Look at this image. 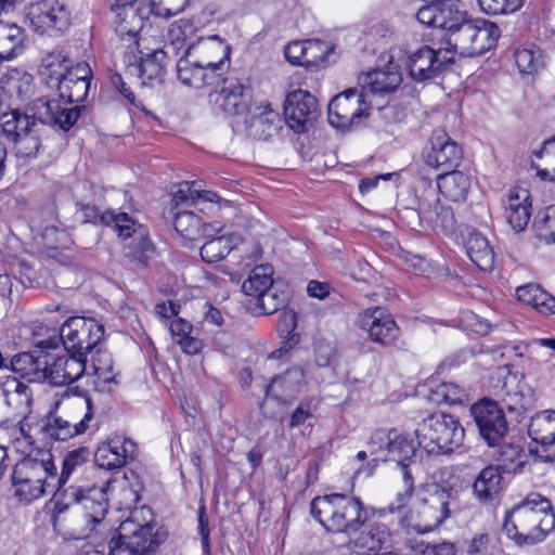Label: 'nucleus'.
<instances>
[{
  "instance_id": "nucleus-58",
  "label": "nucleus",
  "mask_w": 555,
  "mask_h": 555,
  "mask_svg": "<svg viewBox=\"0 0 555 555\" xmlns=\"http://www.w3.org/2000/svg\"><path fill=\"white\" fill-rule=\"evenodd\" d=\"M255 309H258L259 313L272 314L284 306V298L273 292L271 287L255 299Z\"/></svg>"
},
{
  "instance_id": "nucleus-32",
  "label": "nucleus",
  "mask_w": 555,
  "mask_h": 555,
  "mask_svg": "<svg viewBox=\"0 0 555 555\" xmlns=\"http://www.w3.org/2000/svg\"><path fill=\"white\" fill-rule=\"evenodd\" d=\"M73 61L61 49L49 52L41 61L40 75L47 85L54 87L72 70Z\"/></svg>"
},
{
  "instance_id": "nucleus-29",
  "label": "nucleus",
  "mask_w": 555,
  "mask_h": 555,
  "mask_svg": "<svg viewBox=\"0 0 555 555\" xmlns=\"http://www.w3.org/2000/svg\"><path fill=\"white\" fill-rule=\"evenodd\" d=\"M502 481L500 466L488 465L477 475L473 483V494L482 504L492 503L502 491Z\"/></svg>"
},
{
  "instance_id": "nucleus-1",
  "label": "nucleus",
  "mask_w": 555,
  "mask_h": 555,
  "mask_svg": "<svg viewBox=\"0 0 555 555\" xmlns=\"http://www.w3.org/2000/svg\"><path fill=\"white\" fill-rule=\"evenodd\" d=\"M116 490H121L125 500L130 503L139 500L138 492L127 487L126 474L120 478H109L101 487L69 485L64 496L57 498L54 503V530L66 540L89 537L107 512V492Z\"/></svg>"
},
{
  "instance_id": "nucleus-16",
  "label": "nucleus",
  "mask_w": 555,
  "mask_h": 555,
  "mask_svg": "<svg viewBox=\"0 0 555 555\" xmlns=\"http://www.w3.org/2000/svg\"><path fill=\"white\" fill-rule=\"evenodd\" d=\"M370 452L376 461H393L398 465L410 462L415 455L416 449L412 440L397 429L375 430L369 442Z\"/></svg>"
},
{
  "instance_id": "nucleus-39",
  "label": "nucleus",
  "mask_w": 555,
  "mask_h": 555,
  "mask_svg": "<svg viewBox=\"0 0 555 555\" xmlns=\"http://www.w3.org/2000/svg\"><path fill=\"white\" fill-rule=\"evenodd\" d=\"M90 450L87 447H80L78 449L69 451L63 459L61 474L57 475L55 472V481L57 486V498L64 496L65 490L69 486H66L70 476L78 472L89 460Z\"/></svg>"
},
{
  "instance_id": "nucleus-8",
  "label": "nucleus",
  "mask_w": 555,
  "mask_h": 555,
  "mask_svg": "<svg viewBox=\"0 0 555 555\" xmlns=\"http://www.w3.org/2000/svg\"><path fill=\"white\" fill-rule=\"evenodd\" d=\"M500 28L496 24L477 20L463 22L456 25L448 33L446 47H440L452 55V62L455 54L461 56H477L494 47L500 38Z\"/></svg>"
},
{
  "instance_id": "nucleus-6",
  "label": "nucleus",
  "mask_w": 555,
  "mask_h": 555,
  "mask_svg": "<svg viewBox=\"0 0 555 555\" xmlns=\"http://www.w3.org/2000/svg\"><path fill=\"white\" fill-rule=\"evenodd\" d=\"M14 494L24 502H33L49 492H54L57 500V486L55 485V465L51 455L47 459L24 457L16 463L12 474Z\"/></svg>"
},
{
  "instance_id": "nucleus-35",
  "label": "nucleus",
  "mask_w": 555,
  "mask_h": 555,
  "mask_svg": "<svg viewBox=\"0 0 555 555\" xmlns=\"http://www.w3.org/2000/svg\"><path fill=\"white\" fill-rule=\"evenodd\" d=\"M519 301L533 307L542 314L555 313V297L542 289L540 285L529 283L516 288Z\"/></svg>"
},
{
  "instance_id": "nucleus-27",
  "label": "nucleus",
  "mask_w": 555,
  "mask_h": 555,
  "mask_svg": "<svg viewBox=\"0 0 555 555\" xmlns=\"http://www.w3.org/2000/svg\"><path fill=\"white\" fill-rule=\"evenodd\" d=\"M249 88L235 77L222 78V86L217 99L218 105L228 115H241L248 108Z\"/></svg>"
},
{
  "instance_id": "nucleus-42",
  "label": "nucleus",
  "mask_w": 555,
  "mask_h": 555,
  "mask_svg": "<svg viewBox=\"0 0 555 555\" xmlns=\"http://www.w3.org/2000/svg\"><path fill=\"white\" fill-rule=\"evenodd\" d=\"M402 82L401 74L396 69H375L369 73L365 83L373 93L395 91Z\"/></svg>"
},
{
  "instance_id": "nucleus-17",
  "label": "nucleus",
  "mask_w": 555,
  "mask_h": 555,
  "mask_svg": "<svg viewBox=\"0 0 555 555\" xmlns=\"http://www.w3.org/2000/svg\"><path fill=\"white\" fill-rule=\"evenodd\" d=\"M528 435L531 438L530 453L541 462H554L555 411L544 410L535 413L530 420Z\"/></svg>"
},
{
  "instance_id": "nucleus-61",
  "label": "nucleus",
  "mask_w": 555,
  "mask_h": 555,
  "mask_svg": "<svg viewBox=\"0 0 555 555\" xmlns=\"http://www.w3.org/2000/svg\"><path fill=\"white\" fill-rule=\"evenodd\" d=\"M79 207L83 222L105 225L107 220H112L109 210L101 212L95 205L91 204H79Z\"/></svg>"
},
{
  "instance_id": "nucleus-9",
  "label": "nucleus",
  "mask_w": 555,
  "mask_h": 555,
  "mask_svg": "<svg viewBox=\"0 0 555 555\" xmlns=\"http://www.w3.org/2000/svg\"><path fill=\"white\" fill-rule=\"evenodd\" d=\"M415 436L427 454L442 455L454 452L463 444L465 430L454 416L434 413L418 423Z\"/></svg>"
},
{
  "instance_id": "nucleus-2",
  "label": "nucleus",
  "mask_w": 555,
  "mask_h": 555,
  "mask_svg": "<svg viewBox=\"0 0 555 555\" xmlns=\"http://www.w3.org/2000/svg\"><path fill=\"white\" fill-rule=\"evenodd\" d=\"M555 528L551 501L540 493H530L505 514L503 532L518 546L534 545Z\"/></svg>"
},
{
  "instance_id": "nucleus-37",
  "label": "nucleus",
  "mask_w": 555,
  "mask_h": 555,
  "mask_svg": "<svg viewBox=\"0 0 555 555\" xmlns=\"http://www.w3.org/2000/svg\"><path fill=\"white\" fill-rule=\"evenodd\" d=\"M167 53L163 50H155L141 57L138 68V75L142 85L154 86L163 82L165 76V61Z\"/></svg>"
},
{
  "instance_id": "nucleus-43",
  "label": "nucleus",
  "mask_w": 555,
  "mask_h": 555,
  "mask_svg": "<svg viewBox=\"0 0 555 555\" xmlns=\"http://www.w3.org/2000/svg\"><path fill=\"white\" fill-rule=\"evenodd\" d=\"M436 28L446 29L448 33L463 22L465 12L460 10L455 0L437 1Z\"/></svg>"
},
{
  "instance_id": "nucleus-60",
  "label": "nucleus",
  "mask_w": 555,
  "mask_h": 555,
  "mask_svg": "<svg viewBox=\"0 0 555 555\" xmlns=\"http://www.w3.org/2000/svg\"><path fill=\"white\" fill-rule=\"evenodd\" d=\"M225 67L224 59L219 60L218 62L207 61L203 64V87L215 86L220 81L222 82L221 76L222 72Z\"/></svg>"
},
{
  "instance_id": "nucleus-41",
  "label": "nucleus",
  "mask_w": 555,
  "mask_h": 555,
  "mask_svg": "<svg viewBox=\"0 0 555 555\" xmlns=\"http://www.w3.org/2000/svg\"><path fill=\"white\" fill-rule=\"evenodd\" d=\"M272 274L273 268L270 264H260L251 270L248 279L245 280L242 285L243 293L251 298L250 301L272 287Z\"/></svg>"
},
{
  "instance_id": "nucleus-50",
  "label": "nucleus",
  "mask_w": 555,
  "mask_h": 555,
  "mask_svg": "<svg viewBox=\"0 0 555 555\" xmlns=\"http://www.w3.org/2000/svg\"><path fill=\"white\" fill-rule=\"evenodd\" d=\"M15 144L16 156L26 160L36 158L41 150V140L39 138V128L35 127V131H28L20 137Z\"/></svg>"
},
{
  "instance_id": "nucleus-59",
  "label": "nucleus",
  "mask_w": 555,
  "mask_h": 555,
  "mask_svg": "<svg viewBox=\"0 0 555 555\" xmlns=\"http://www.w3.org/2000/svg\"><path fill=\"white\" fill-rule=\"evenodd\" d=\"M314 410L315 404L313 398L306 397L301 399L291 415L289 427L295 428L305 424V422L313 415Z\"/></svg>"
},
{
  "instance_id": "nucleus-21",
  "label": "nucleus",
  "mask_w": 555,
  "mask_h": 555,
  "mask_svg": "<svg viewBox=\"0 0 555 555\" xmlns=\"http://www.w3.org/2000/svg\"><path fill=\"white\" fill-rule=\"evenodd\" d=\"M135 452L134 441L121 435H114L98 447L94 463L100 468L119 473L121 467L134 459Z\"/></svg>"
},
{
  "instance_id": "nucleus-44",
  "label": "nucleus",
  "mask_w": 555,
  "mask_h": 555,
  "mask_svg": "<svg viewBox=\"0 0 555 555\" xmlns=\"http://www.w3.org/2000/svg\"><path fill=\"white\" fill-rule=\"evenodd\" d=\"M429 400L435 404H463L468 402L467 391L454 383H441L430 390Z\"/></svg>"
},
{
  "instance_id": "nucleus-11",
  "label": "nucleus",
  "mask_w": 555,
  "mask_h": 555,
  "mask_svg": "<svg viewBox=\"0 0 555 555\" xmlns=\"http://www.w3.org/2000/svg\"><path fill=\"white\" fill-rule=\"evenodd\" d=\"M33 391L15 376L0 378V427L18 422L23 435L26 434L28 414L31 412Z\"/></svg>"
},
{
  "instance_id": "nucleus-33",
  "label": "nucleus",
  "mask_w": 555,
  "mask_h": 555,
  "mask_svg": "<svg viewBox=\"0 0 555 555\" xmlns=\"http://www.w3.org/2000/svg\"><path fill=\"white\" fill-rule=\"evenodd\" d=\"M37 126L38 122L35 116H29L20 109H12L0 115L1 132L11 142L16 141L28 131H35Z\"/></svg>"
},
{
  "instance_id": "nucleus-55",
  "label": "nucleus",
  "mask_w": 555,
  "mask_h": 555,
  "mask_svg": "<svg viewBox=\"0 0 555 555\" xmlns=\"http://www.w3.org/2000/svg\"><path fill=\"white\" fill-rule=\"evenodd\" d=\"M525 0H478L481 9L492 15L514 13Z\"/></svg>"
},
{
  "instance_id": "nucleus-10",
  "label": "nucleus",
  "mask_w": 555,
  "mask_h": 555,
  "mask_svg": "<svg viewBox=\"0 0 555 555\" xmlns=\"http://www.w3.org/2000/svg\"><path fill=\"white\" fill-rule=\"evenodd\" d=\"M93 417L92 400L87 397L85 400L67 402L63 410L50 413L40 431L51 439L66 441L86 433Z\"/></svg>"
},
{
  "instance_id": "nucleus-34",
  "label": "nucleus",
  "mask_w": 555,
  "mask_h": 555,
  "mask_svg": "<svg viewBox=\"0 0 555 555\" xmlns=\"http://www.w3.org/2000/svg\"><path fill=\"white\" fill-rule=\"evenodd\" d=\"M220 230L216 227V231L211 232V236L205 237L207 241L201 247L202 259L208 263L223 259L240 242V237L232 233L217 235Z\"/></svg>"
},
{
  "instance_id": "nucleus-46",
  "label": "nucleus",
  "mask_w": 555,
  "mask_h": 555,
  "mask_svg": "<svg viewBox=\"0 0 555 555\" xmlns=\"http://www.w3.org/2000/svg\"><path fill=\"white\" fill-rule=\"evenodd\" d=\"M514 59L521 74L532 75L543 67L542 51L534 44L517 48Z\"/></svg>"
},
{
  "instance_id": "nucleus-57",
  "label": "nucleus",
  "mask_w": 555,
  "mask_h": 555,
  "mask_svg": "<svg viewBox=\"0 0 555 555\" xmlns=\"http://www.w3.org/2000/svg\"><path fill=\"white\" fill-rule=\"evenodd\" d=\"M33 80L31 75L15 72L8 76L7 88L11 93H15L20 98H25L31 91Z\"/></svg>"
},
{
  "instance_id": "nucleus-38",
  "label": "nucleus",
  "mask_w": 555,
  "mask_h": 555,
  "mask_svg": "<svg viewBox=\"0 0 555 555\" xmlns=\"http://www.w3.org/2000/svg\"><path fill=\"white\" fill-rule=\"evenodd\" d=\"M466 251L473 263L481 271H491L494 266V251L489 241L479 232L470 233Z\"/></svg>"
},
{
  "instance_id": "nucleus-51",
  "label": "nucleus",
  "mask_w": 555,
  "mask_h": 555,
  "mask_svg": "<svg viewBox=\"0 0 555 555\" xmlns=\"http://www.w3.org/2000/svg\"><path fill=\"white\" fill-rule=\"evenodd\" d=\"M533 227L540 240L547 244L555 243V207L550 206L540 211Z\"/></svg>"
},
{
  "instance_id": "nucleus-54",
  "label": "nucleus",
  "mask_w": 555,
  "mask_h": 555,
  "mask_svg": "<svg viewBox=\"0 0 555 555\" xmlns=\"http://www.w3.org/2000/svg\"><path fill=\"white\" fill-rule=\"evenodd\" d=\"M306 50L304 66L307 68L319 66L324 63L328 53L326 42L322 40H306Z\"/></svg>"
},
{
  "instance_id": "nucleus-52",
  "label": "nucleus",
  "mask_w": 555,
  "mask_h": 555,
  "mask_svg": "<svg viewBox=\"0 0 555 555\" xmlns=\"http://www.w3.org/2000/svg\"><path fill=\"white\" fill-rule=\"evenodd\" d=\"M91 366L99 382L103 384H111L115 382V374L113 372V360L106 351L96 350L92 356Z\"/></svg>"
},
{
  "instance_id": "nucleus-36",
  "label": "nucleus",
  "mask_w": 555,
  "mask_h": 555,
  "mask_svg": "<svg viewBox=\"0 0 555 555\" xmlns=\"http://www.w3.org/2000/svg\"><path fill=\"white\" fill-rule=\"evenodd\" d=\"M437 185L442 195L453 202H459L466 198L470 180L464 172L452 169L438 176Z\"/></svg>"
},
{
  "instance_id": "nucleus-45",
  "label": "nucleus",
  "mask_w": 555,
  "mask_h": 555,
  "mask_svg": "<svg viewBox=\"0 0 555 555\" xmlns=\"http://www.w3.org/2000/svg\"><path fill=\"white\" fill-rule=\"evenodd\" d=\"M191 48L186 50L185 57H181L177 63V74L180 81L189 87L203 88V64L204 62L190 61Z\"/></svg>"
},
{
  "instance_id": "nucleus-12",
  "label": "nucleus",
  "mask_w": 555,
  "mask_h": 555,
  "mask_svg": "<svg viewBox=\"0 0 555 555\" xmlns=\"http://www.w3.org/2000/svg\"><path fill=\"white\" fill-rule=\"evenodd\" d=\"M104 336V326L93 318L72 317L61 330L60 338L66 352L87 362V354Z\"/></svg>"
},
{
  "instance_id": "nucleus-56",
  "label": "nucleus",
  "mask_w": 555,
  "mask_h": 555,
  "mask_svg": "<svg viewBox=\"0 0 555 555\" xmlns=\"http://www.w3.org/2000/svg\"><path fill=\"white\" fill-rule=\"evenodd\" d=\"M440 204L439 197L435 190L427 189L418 197L417 214L422 221L426 223L433 221L435 206Z\"/></svg>"
},
{
  "instance_id": "nucleus-14",
  "label": "nucleus",
  "mask_w": 555,
  "mask_h": 555,
  "mask_svg": "<svg viewBox=\"0 0 555 555\" xmlns=\"http://www.w3.org/2000/svg\"><path fill=\"white\" fill-rule=\"evenodd\" d=\"M369 109L364 88H351L337 94L330 102L328 122L337 129L347 130L358 125L363 117H367Z\"/></svg>"
},
{
  "instance_id": "nucleus-62",
  "label": "nucleus",
  "mask_w": 555,
  "mask_h": 555,
  "mask_svg": "<svg viewBox=\"0 0 555 555\" xmlns=\"http://www.w3.org/2000/svg\"><path fill=\"white\" fill-rule=\"evenodd\" d=\"M427 224L440 227L444 230L452 229L454 224V215L451 207L443 206L441 203L435 206L434 219L428 221Z\"/></svg>"
},
{
  "instance_id": "nucleus-24",
  "label": "nucleus",
  "mask_w": 555,
  "mask_h": 555,
  "mask_svg": "<svg viewBox=\"0 0 555 555\" xmlns=\"http://www.w3.org/2000/svg\"><path fill=\"white\" fill-rule=\"evenodd\" d=\"M92 70L88 63L80 62L72 67L59 83L55 86L61 100L66 104L80 103L85 101L90 88Z\"/></svg>"
},
{
  "instance_id": "nucleus-63",
  "label": "nucleus",
  "mask_w": 555,
  "mask_h": 555,
  "mask_svg": "<svg viewBox=\"0 0 555 555\" xmlns=\"http://www.w3.org/2000/svg\"><path fill=\"white\" fill-rule=\"evenodd\" d=\"M306 49V40L293 41L285 47L284 54L289 63L304 66Z\"/></svg>"
},
{
  "instance_id": "nucleus-25",
  "label": "nucleus",
  "mask_w": 555,
  "mask_h": 555,
  "mask_svg": "<svg viewBox=\"0 0 555 555\" xmlns=\"http://www.w3.org/2000/svg\"><path fill=\"white\" fill-rule=\"evenodd\" d=\"M86 361L68 353L53 357L49 354V364L44 370L47 380L53 386L72 384L79 379L86 371Z\"/></svg>"
},
{
  "instance_id": "nucleus-7",
  "label": "nucleus",
  "mask_w": 555,
  "mask_h": 555,
  "mask_svg": "<svg viewBox=\"0 0 555 555\" xmlns=\"http://www.w3.org/2000/svg\"><path fill=\"white\" fill-rule=\"evenodd\" d=\"M167 532L153 520L138 522V512L122 521L109 541V555H152L166 541Z\"/></svg>"
},
{
  "instance_id": "nucleus-64",
  "label": "nucleus",
  "mask_w": 555,
  "mask_h": 555,
  "mask_svg": "<svg viewBox=\"0 0 555 555\" xmlns=\"http://www.w3.org/2000/svg\"><path fill=\"white\" fill-rule=\"evenodd\" d=\"M193 325L184 319L178 318L170 322V332L175 340L191 335Z\"/></svg>"
},
{
  "instance_id": "nucleus-4",
  "label": "nucleus",
  "mask_w": 555,
  "mask_h": 555,
  "mask_svg": "<svg viewBox=\"0 0 555 555\" xmlns=\"http://www.w3.org/2000/svg\"><path fill=\"white\" fill-rule=\"evenodd\" d=\"M219 196L211 191H202L197 181L182 182L172 195V205L177 209L173 225L181 237L197 241L209 237L216 231V225L203 223L201 218L189 210V207L203 211L206 203H215Z\"/></svg>"
},
{
  "instance_id": "nucleus-15",
  "label": "nucleus",
  "mask_w": 555,
  "mask_h": 555,
  "mask_svg": "<svg viewBox=\"0 0 555 555\" xmlns=\"http://www.w3.org/2000/svg\"><path fill=\"white\" fill-rule=\"evenodd\" d=\"M305 385V373L300 367H293L272 379L266 391V399L260 405L263 416L278 418L279 412L270 410L272 403L288 406L297 398Z\"/></svg>"
},
{
  "instance_id": "nucleus-3",
  "label": "nucleus",
  "mask_w": 555,
  "mask_h": 555,
  "mask_svg": "<svg viewBox=\"0 0 555 555\" xmlns=\"http://www.w3.org/2000/svg\"><path fill=\"white\" fill-rule=\"evenodd\" d=\"M456 499L457 491L453 488L428 483L418 491L416 501L400 518V524L417 533L430 532L450 516Z\"/></svg>"
},
{
  "instance_id": "nucleus-19",
  "label": "nucleus",
  "mask_w": 555,
  "mask_h": 555,
  "mask_svg": "<svg viewBox=\"0 0 555 555\" xmlns=\"http://www.w3.org/2000/svg\"><path fill=\"white\" fill-rule=\"evenodd\" d=\"M451 64L452 55L448 51L424 46L409 55L406 66L411 78L421 82L437 77Z\"/></svg>"
},
{
  "instance_id": "nucleus-49",
  "label": "nucleus",
  "mask_w": 555,
  "mask_h": 555,
  "mask_svg": "<svg viewBox=\"0 0 555 555\" xmlns=\"http://www.w3.org/2000/svg\"><path fill=\"white\" fill-rule=\"evenodd\" d=\"M133 242L128 246V257L142 264H146L147 260L154 254V246L144 228L137 230Z\"/></svg>"
},
{
  "instance_id": "nucleus-47",
  "label": "nucleus",
  "mask_w": 555,
  "mask_h": 555,
  "mask_svg": "<svg viewBox=\"0 0 555 555\" xmlns=\"http://www.w3.org/2000/svg\"><path fill=\"white\" fill-rule=\"evenodd\" d=\"M22 41L23 30L21 27L0 22V61L11 59Z\"/></svg>"
},
{
  "instance_id": "nucleus-26",
  "label": "nucleus",
  "mask_w": 555,
  "mask_h": 555,
  "mask_svg": "<svg viewBox=\"0 0 555 555\" xmlns=\"http://www.w3.org/2000/svg\"><path fill=\"white\" fill-rule=\"evenodd\" d=\"M114 13L116 34L122 39L134 40L143 27V14L137 2H122L108 4Z\"/></svg>"
},
{
  "instance_id": "nucleus-5",
  "label": "nucleus",
  "mask_w": 555,
  "mask_h": 555,
  "mask_svg": "<svg viewBox=\"0 0 555 555\" xmlns=\"http://www.w3.org/2000/svg\"><path fill=\"white\" fill-rule=\"evenodd\" d=\"M310 512L330 532H356L366 520L362 502L341 493L314 498L310 504Z\"/></svg>"
},
{
  "instance_id": "nucleus-28",
  "label": "nucleus",
  "mask_w": 555,
  "mask_h": 555,
  "mask_svg": "<svg viewBox=\"0 0 555 555\" xmlns=\"http://www.w3.org/2000/svg\"><path fill=\"white\" fill-rule=\"evenodd\" d=\"M505 219L514 232L524 231L531 217V197L527 190H512L504 201Z\"/></svg>"
},
{
  "instance_id": "nucleus-53",
  "label": "nucleus",
  "mask_w": 555,
  "mask_h": 555,
  "mask_svg": "<svg viewBox=\"0 0 555 555\" xmlns=\"http://www.w3.org/2000/svg\"><path fill=\"white\" fill-rule=\"evenodd\" d=\"M109 215L112 220H107V223L105 225H114L115 231L117 232L119 237H122L124 240L135 236L137 230L139 228H143L141 224H138L133 218H131L126 212H114L109 210Z\"/></svg>"
},
{
  "instance_id": "nucleus-23",
  "label": "nucleus",
  "mask_w": 555,
  "mask_h": 555,
  "mask_svg": "<svg viewBox=\"0 0 555 555\" xmlns=\"http://www.w3.org/2000/svg\"><path fill=\"white\" fill-rule=\"evenodd\" d=\"M462 149L443 130H437L430 138V150L425 160L430 167L449 171L459 166L462 159Z\"/></svg>"
},
{
  "instance_id": "nucleus-30",
  "label": "nucleus",
  "mask_w": 555,
  "mask_h": 555,
  "mask_svg": "<svg viewBox=\"0 0 555 555\" xmlns=\"http://www.w3.org/2000/svg\"><path fill=\"white\" fill-rule=\"evenodd\" d=\"M49 364V353L39 354L33 352H23L14 356L11 360L13 372L20 374L28 382L41 383L47 380L44 370Z\"/></svg>"
},
{
  "instance_id": "nucleus-18",
  "label": "nucleus",
  "mask_w": 555,
  "mask_h": 555,
  "mask_svg": "<svg viewBox=\"0 0 555 555\" xmlns=\"http://www.w3.org/2000/svg\"><path fill=\"white\" fill-rule=\"evenodd\" d=\"M470 414L480 436L490 447L499 446L503 441L508 428L507 421L495 401L483 399L473 404Z\"/></svg>"
},
{
  "instance_id": "nucleus-31",
  "label": "nucleus",
  "mask_w": 555,
  "mask_h": 555,
  "mask_svg": "<svg viewBox=\"0 0 555 555\" xmlns=\"http://www.w3.org/2000/svg\"><path fill=\"white\" fill-rule=\"evenodd\" d=\"M46 112L40 116L42 122L57 126L64 131H68L78 120L80 113L85 106H63L59 101L51 100L41 103Z\"/></svg>"
},
{
  "instance_id": "nucleus-13",
  "label": "nucleus",
  "mask_w": 555,
  "mask_h": 555,
  "mask_svg": "<svg viewBox=\"0 0 555 555\" xmlns=\"http://www.w3.org/2000/svg\"><path fill=\"white\" fill-rule=\"evenodd\" d=\"M29 27L39 35L59 37L72 25L69 8L60 0H37L27 7Z\"/></svg>"
},
{
  "instance_id": "nucleus-40",
  "label": "nucleus",
  "mask_w": 555,
  "mask_h": 555,
  "mask_svg": "<svg viewBox=\"0 0 555 555\" xmlns=\"http://www.w3.org/2000/svg\"><path fill=\"white\" fill-rule=\"evenodd\" d=\"M251 127H256V134L268 139L281 128V117L279 112L271 107L270 103L262 102L256 104L253 109Z\"/></svg>"
},
{
  "instance_id": "nucleus-20",
  "label": "nucleus",
  "mask_w": 555,
  "mask_h": 555,
  "mask_svg": "<svg viewBox=\"0 0 555 555\" xmlns=\"http://www.w3.org/2000/svg\"><path fill=\"white\" fill-rule=\"evenodd\" d=\"M359 325L373 343L383 347L395 346L400 336L392 315L382 307L365 310L360 315Z\"/></svg>"
},
{
  "instance_id": "nucleus-48",
  "label": "nucleus",
  "mask_w": 555,
  "mask_h": 555,
  "mask_svg": "<svg viewBox=\"0 0 555 555\" xmlns=\"http://www.w3.org/2000/svg\"><path fill=\"white\" fill-rule=\"evenodd\" d=\"M389 533L383 524H373L358 537L356 544L367 551H378L388 540Z\"/></svg>"
},
{
  "instance_id": "nucleus-22",
  "label": "nucleus",
  "mask_w": 555,
  "mask_h": 555,
  "mask_svg": "<svg viewBox=\"0 0 555 555\" xmlns=\"http://www.w3.org/2000/svg\"><path fill=\"white\" fill-rule=\"evenodd\" d=\"M317 99L308 91L297 89L287 94L284 104V115L287 125L295 132H302L306 124L317 117Z\"/></svg>"
}]
</instances>
